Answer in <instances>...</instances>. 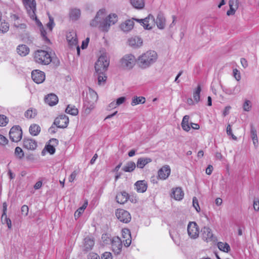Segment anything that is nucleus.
Wrapping results in <instances>:
<instances>
[{"instance_id": "f257e3e1", "label": "nucleus", "mask_w": 259, "mask_h": 259, "mask_svg": "<svg viewBox=\"0 0 259 259\" xmlns=\"http://www.w3.org/2000/svg\"><path fill=\"white\" fill-rule=\"evenodd\" d=\"M106 14L105 9H100L97 13L94 19L91 21V26L98 27L101 31L107 32L110 26L117 21V16L115 14H112L106 17Z\"/></svg>"}, {"instance_id": "f03ea898", "label": "nucleus", "mask_w": 259, "mask_h": 259, "mask_svg": "<svg viewBox=\"0 0 259 259\" xmlns=\"http://www.w3.org/2000/svg\"><path fill=\"white\" fill-rule=\"evenodd\" d=\"M157 59V54L154 51H148L140 55L137 59V64L142 69L149 67Z\"/></svg>"}, {"instance_id": "7ed1b4c3", "label": "nucleus", "mask_w": 259, "mask_h": 259, "mask_svg": "<svg viewBox=\"0 0 259 259\" xmlns=\"http://www.w3.org/2000/svg\"><path fill=\"white\" fill-rule=\"evenodd\" d=\"M33 58L36 63L43 65H49L52 61L51 54L42 50H37L35 51Z\"/></svg>"}, {"instance_id": "20e7f679", "label": "nucleus", "mask_w": 259, "mask_h": 259, "mask_svg": "<svg viewBox=\"0 0 259 259\" xmlns=\"http://www.w3.org/2000/svg\"><path fill=\"white\" fill-rule=\"evenodd\" d=\"M109 65V59L105 55H101L95 63V68L96 73L106 72Z\"/></svg>"}, {"instance_id": "39448f33", "label": "nucleus", "mask_w": 259, "mask_h": 259, "mask_svg": "<svg viewBox=\"0 0 259 259\" xmlns=\"http://www.w3.org/2000/svg\"><path fill=\"white\" fill-rule=\"evenodd\" d=\"M23 4L30 18L32 20H37L35 14L36 1L35 0H23Z\"/></svg>"}, {"instance_id": "423d86ee", "label": "nucleus", "mask_w": 259, "mask_h": 259, "mask_svg": "<svg viewBox=\"0 0 259 259\" xmlns=\"http://www.w3.org/2000/svg\"><path fill=\"white\" fill-rule=\"evenodd\" d=\"M201 235L202 239L206 242H215L217 237L213 234L212 230L208 227H204L201 229Z\"/></svg>"}, {"instance_id": "0eeeda50", "label": "nucleus", "mask_w": 259, "mask_h": 259, "mask_svg": "<svg viewBox=\"0 0 259 259\" xmlns=\"http://www.w3.org/2000/svg\"><path fill=\"white\" fill-rule=\"evenodd\" d=\"M137 22L140 23L145 29H151L155 24V20L153 15L149 14L147 17L142 19H135Z\"/></svg>"}, {"instance_id": "6e6552de", "label": "nucleus", "mask_w": 259, "mask_h": 259, "mask_svg": "<svg viewBox=\"0 0 259 259\" xmlns=\"http://www.w3.org/2000/svg\"><path fill=\"white\" fill-rule=\"evenodd\" d=\"M10 138L14 142H19L22 138V131L20 126L12 127L9 132Z\"/></svg>"}, {"instance_id": "1a4fd4ad", "label": "nucleus", "mask_w": 259, "mask_h": 259, "mask_svg": "<svg viewBox=\"0 0 259 259\" xmlns=\"http://www.w3.org/2000/svg\"><path fill=\"white\" fill-rule=\"evenodd\" d=\"M189 236L191 239H196L199 235V229L197 224L194 222H190L187 227Z\"/></svg>"}, {"instance_id": "9d476101", "label": "nucleus", "mask_w": 259, "mask_h": 259, "mask_svg": "<svg viewBox=\"0 0 259 259\" xmlns=\"http://www.w3.org/2000/svg\"><path fill=\"white\" fill-rule=\"evenodd\" d=\"M115 215L120 222L124 223H127L131 220L130 213L127 211L123 209H116Z\"/></svg>"}, {"instance_id": "9b49d317", "label": "nucleus", "mask_w": 259, "mask_h": 259, "mask_svg": "<svg viewBox=\"0 0 259 259\" xmlns=\"http://www.w3.org/2000/svg\"><path fill=\"white\" fill-rule=\"evenodd\" d=\"M112 251L115 254H119L121 251L123 241L118 237H114L110 239Z\"/></svg>"}, {"instance_id": "f8f14e48", "label": "nucleus", "mask_w": 259, "mask_h": 259, "mask_svg": "<svg viewBox=\"0 0 259 259\" xmlns=\"http://www.w3.org/2000/svg\"><path fill=\"white\" fill-rule=\"evenodd\" d=\"M135 63V58L132 54L125 55L121 60V64L123 67L131 69L133 67Z\"/></svg>"}, {"instance_id": "ddd939ff", "label": "nucleus", "mask_w": 259, "mask_h": 259, "mask_svg": "<svg viewBox=\"0 0 259 259\" xmlns=\"http://www.w3.org/2000/svg\"><path fill=\"white\" fill-rule=\"evenodd\" d=\"M69 123L68 117L63 114L60 115L59 117L55 118L54 124L58 128H65L67 126Z\"/></svg>"}, {"instance_id": "4468645a", "label": "nucleus", "mask_w": 259, "mask_h": 259, "mask_svg": "<svg viewBox=\"0 0 259 259\" xmlns=\"http://www.w3.org/2000/svg\"><path fill=\"white\" fill-rule=\"evenodd\" d=\"M31 77L33 80L36 83L39 84L44 82L45 80V73L39 70H35L32 71Z\"/></svg>"}, {"instance_id": "2eb2a0df", "label": "nucleus", "mask_w": 259, "mask_h": 259, "mask_svg": "<svg viewBox=\"0 0 259 259\" xmlns=\"http://www.w3.org/2000/svg\"><path fill=\"white\" fill-rule=\"evenodd\" d=\"M170 171L171 170L169 166L165 165L158 171V177L160 180H165L170 175Z\"/></svg>"}, {"instance_id": "dca6fc26", "label": "nucleus", "mask_w": 259, "mask_h": 259, "mask_svg": "<svg viewBox=\"0 0 259 259\" xmlns=\"http://www.w3.org/2000/svg\"><path fill=\"white\" fill-rule=\"evenodd\" d=\"M122 241L125 247H128L132 243V237L131 232L128 229H123L122 230Z\"/></svg>"}, {"instance_id": "f3484780", "label": "nucleus", "mask_w": 259, "mask_h": 259, "mask_svg": "<svg viewBox=\"0 0 259 259\" xmlns=\"http://www.w3.org/2000/svg\"><path fill=\"white\" fill-rule=\"evenodd\" d=\"M135 189L138 193H144L146 191L148 187L147 183L145 180H140L135 183Z\"/></svg>"}, {"instance_id": "a211bd4d", "label": "nucleus", "mask_w": 259, "mask_h": 259, "mask_svg": "<svg viewBox=\"0 0 259 259\" xmlns=\"http://www.w3.org/2000/svg\"><path fill=\"white\" fill-rule=\"evenodd\" d=\"M37 142L32 139L25 138L23 141V147L28 150H33L37 147Z\"/></svg>"}, {"instance_id": "6ab92c4d", "label": "nucleus", "mask_w": 259, "mask_h": 259, "mask_svg": "<svg viewBox=\"0 0 259 259\" xmlns=\"http://www.w3.org/2000/svg\"><path fill=\"white\" fill-rule=\"evenodd\" d=\"M184 196V192L182 189L180 187H176L172 190L171 197L176 200H181Z\"/></svg>"}, {"instance_id": "aec40b11", "label": "nucleus", "mask_w": 259, "mask_h": 259, "mask_svg": "<svg viewBox=\"0 0 259 259\" xmlns=\"http://www.w3.org/2000/svg\"><path fill=\"white\" fill-rule=\"evenodd\" d=\"M128 199H130V196L125 191H122L117 193L116 196V201L120 204L125 203Z\"/></svg>"}, {"instance_id": "412c9836", "label": "nucleus", "mask_w": 259, "mask_h": 259, "mask_svg": "<svg viewBox=\"0 0 259 259\" xmlns=\"http://www.w3.org/2000/svg\"><path fill=\"white\" fill-rule=\"evenodd\" d=\"M81 16V11L79 9L72 8L70 9L69 16L70 19L73 21L77 20Z\"/></svg>"}, {"instance_id": "4be33fe9", "label": "nucleus", "mask_w": 259, "mask_h": 259, "mask_svg": "<svg viewBox=\"0 0 259 259\" xmlns=\"http://www.w3.org/2000/svg\"><path fill=\"white\" fill-rule=\"evenodd\" d=\"M128 42L130 46L134 48H138L142 46L143 40L139 36H135L129 38Z\"/></svg>"}, {"instance_id": "5701e85b", "label": "nucleus", "mask_w": 259, "mask_h": 259, "mask_svg": "<svg viewBox=\"0 0 259 259\" xmlns=\"http://www.w3.org/2000/svg\"><path fill=\"white\" fill-rule=\"evenodd\" d=\"M66 39L71 47L77 46L78 41L75 32L72 31L68 33L66 35Z\"/></svg>"}, {"instance_id": "b1692460", "label": "nucleus", "mask_w": 259, "mask_h": 259, "mask_svg": "<svg viewBox=\"0 0 259 259\" xmlns=\"http://www.w3.org/2000/svg\"><path fill=\"white\" fill-rule=\"evenodd\" d=\"M133 20H126L123 23L121 24L120 28L124 32H128L132 30L134 27V22Z\"/></svg>"}, {"instance_id": "393cba45", "label": "nucleus", "mask_w": 259, "mask_h": 259, "mask_svg": "<svg viewBox=\"0 0 259 259\" xmlns=\"http://www.w3.org/2000/svg\"><path fill=\"white\" fill-rule=\"evenodd\" d=\"M45 101L49 105L53 106L57 104L58 102V98L56 95L50 94L46 97Z\"/></svg>"}, {"instance_id": "a878e982", "label": "nucleus", "mask_w": 259, "mask_h": 259, "mask_svg": "<svg viewBox=\"0 0 259 259\" xmlns=\"http://www.w3.org/2000/svg\"><path fill=\"white\" fill-rule=\"evenodd\" d=\"M96 102H93L91 101H89V99L88 100H85L83 103V108L84 113L87 114H89L90 113L91 111L95 108V103Z\"/></svg>"}, {"instance_id": "bb28decb", "label": "nucleus", "mask_w": 259, "mask_h": 259, "mask_svg": "<svg viewBox=\"0 0 259 259\" xmlns=\"http://www.w3.org/2000/svg\"><path fill=\"white\" fill-rule=\"evenodd\" d=\"M157 27L160 29H163L165 26V18L163 15L159 13L157 15L156 20L155 21Z\"/></svg>"}, {"instance_id": "cd10ccee", "label": "nucleus", "mask_w": 259, "mask_h": 259, "mask_svg": "<svg viewBox=\"0 0 259 259\" xmlns=\"http://www.w3.org/2000/svg\"><path fill=\"white\" fill-rule=\"evenodd\" d=\"M152 161V159L150 157H140L137 160V166L139 168H143L146 165Z\"/></svg>"}, {"instance_id": "c85d7f7f", "label": "nucleus", "mask_w": 259, "mask_h": 259, "mask_svg": "<svg viewBox=\"0 0 259 259\" xmlns=\"http://www.w3.org/2000/svg\"><path fill=\"white\" fill-rule=\"evenodd\" d=\"M169 232L170 236L175 243L177 245H179L181 242V238L179 232L175 229L170 230Z\"/></svg>"}, {"instance_id": "c756f323", "label": "nucleus", "mask_w": 259, "mask_h": 259, "mask_svg": "<svg viewBox=\"0 0 259 259\" xmlns=\"http://www.w3.org/2000/svg\"><path fill=\"white\" fill-rule=\"evenodd\" d=\"M29 51V48L25 45H20L17 48V52L21 56H26Z\"/></svg>"}, {"instance_id": "7c9ffc66", "label": "nucleus", "mask_w": 259, "mask_h": 259, "mask_svg": "<svg viewBox=\"0 0 259 259\" xmlns=\"http://www.w3.org/2000/svg\"><path fill=\"white\" fill-rule=\"evenodd\" d=\"M131 5L135 9L141 10L145 7L144 0H130Z\"/></svg>"}, {"instance_id": "2f4dec72", "label": "nucleus", "mask_w": 259, "mask_h": 259, "mask_svg": "<svg viewBox=\"0 0 259 259\" xmlns=\"http://www.w3.org/2000/svg\"><path fill=\"white\" fill-rule=\"evenodd\" d=\"M189 115H185L183 117L181 126L183 130L186 132H188L190 130L191 127L189 123Z\"/></svg>"}, {"instance_id": "473e14b6", "label": "nucleus", "mask_w": 259, "mask_h": 259, "mask_svg": "<svg viewBox=\"0 0 259 259\" xmlns=\"http://www.w3.org/2000/svg\"><path fill=\"white\" fill-rule=\"evenodd\" d=\"M94 245V241L90 237H85L84 239V247L86 250H91Z\"/></svg>"}, {"instance_id": "72a5a7b5", "label": "nucleus", "mask_w": 259, "mask_h": 259, "mask_svg": "<svg viewBox=\"0 0 259 259\" xmlns=\"http://www.w3.org/2000/svg\"><path fill=\"white\" fill-rule=\"evenodd\" d=\"M88 98L89 99V101L93 102H96L98 100V96L96 92L91 89H89V93L87 95V98L85 99L88 100Z\"/></svg>"}, {"instance_id": "f704fd0d", "label": "nucleus", "mask_w": 259, "mask_h": 259, "mask_svg": "<svg viewBox=\"0 0 259 259\" xmlns=\"http://www.w3.org/2000/svg\"><path fill=\"white\" fill-rule=\"evenodd\" d=\"M40 129V127L38 125L33 124L30 126L29 131L32 136H36L39 134Z\"/></svg>"}, {"instance_id": "c9c22d12", "label": "nucleus", "mask_w": 259, "mask_h": 259, "mask_svg": "<svg viewBox=\"0 0 259 259\" xmlns=\"http://www.w3.org/2000/svg\"><path fill=\"white\" fill-rule=\"evenodd\" d=\"M135 168V163L133 161H129L122 167V170L125 172H132Z\"/></svg>"}, {"instance_id": "e433bc0d", "label": "nucleus", "mask_w": 259, "mask_h": 259, "mask_svg": "<svg viewBox=\"0 0 259 259\" xmlns=\"http://www.w3.org/2000/svg\"><path fill=\"white\" fill-rule=\"evenodd\" d=\"M223 91L228 95H236L240 92V88L239 86H235L233 88H225Z\"/></svg>"}, {"instance_id": "4c0bfd02", "label": "nucleus", "mask_w": 259, "mask_h": 259, "mask_svg": "<svg viewBox=\"0 0 259 259\" xmlns=\"http://www.w3.org/2000/svg\"><path fill=\"white\" fill-rule=\"evenodd\" d=\"M218 247L220 250L225 252H228L230 250V246L229 244L226 242H218Z\"/></svg>"}, {"instance_id": "58836bf2", "label": "nucleus", "mask_w": 259, "mask_h": 259, "mask_svg": "<svg viewBox=\"0 0 259 259\" xmlns=\"http://www.w3.org/2000/svg\"><path fill=\"white\" fill-rule=\"evenodd\" d=\"M65 112L72 115H76L78 113V110L75 106L68 105L66 108Z\"/></svg>"}, {"instance_id": "ea45409f", "label": "nucleus", "mask_w": 259, "mask_h": 259, "mask_svg": "<svg viewBox=\"0 0 259 259\" xmlns=\"http://www.w3.org/2000/svg\"><path fill=\"white\" fill-rule=\"evenodd\" d=\"M98 75V83L99 85H103L105 84L106 79L107 76L105 74V72L102 73H97Z\"/></svg>"}, {"instance_id": "a19ab883", "label": "nucleus", "mask_w": 259, "mask_h": 259, "mask_svg": "<svg viewBox=\"0 0 259 259\" xmlns=\"http://www.w3.org/2000/svg\"><path fill=\"white\" fill-rule=\"evenodd\" d=\"M145 102V98L143 97H134L132 99L131 105L134 106L137 104H143Z\"/></svg>"}, {"instance_id": "79ce46f5", "label": "nucleus", "mask_w": 259, "mask_h": 259, "mask_svg": "<svg viewBox=\"0 0 259 259\" xmlns=\"http://www.w3.org/2000/svg\"><path fill=\"white\" fill-rule=\"evenodd\" d=\"M9 29V24L5 20H1L0 21V32L2 33L7 32Z\"/></svg>"}, {"instance_id": "37998d69", "label": "nucleus", "mask_w": 259, "mask_h": 259, "mask_svg": "<svg viewBox=\"0 0 259 259\" xmlns=\"http://www.w3.org/2000/svg\"><path fill=\"white\" fill-rule=\"evenodd\" d=\"M36 115V110L32 108L28 109L25 113V116L27 118H33Z\"/></svg>"}, {"instance_id": "c03bdc74", "label": "nucleus", "mask_w": 259, "mask_h": 259, "mask_svg": "<svg viewBox=\"0 0 259 259\" xmlns=\"http://www.w3.org/2000/svg\"><path fill=\"white\" fill-rule=\"evenodd\" d=\"M201 87L198 85L193 92V98L196 103H198L200 101V94L201 92Z\"/></svg>"}, {"instance_id": "a18cd8bd", "label": "nucleus", "mask_w": 259, "mask_h": 259, "mask_svg": "<svg viewBox=\"0 0 259 259\" xmlns=\"http://www.w3.org/2000/svg\"><path fill=\"white\" fill-rule=\"evenodd\" d=\"M251 136L253 145H254L255 147H256L258 144V139L256 130L253 128H252L251 129Z\"/></svg>"}, {"instance_id": "49530a36", "label": "nucleus", "mask_w": 259, "mask_h": 259, "mask_svg": "<svg viewBox=\"0 0 259 259\" xmlns=\"http://www.w3.org/2000/svg\"><path fill=\"white\" fill-rule=\"evenodd\" d=\"M2 222L3 224H7L8 228L9 229H11L12 228V223L11 220L8 218L7 216V214L4 216V214L2 215Z\"/></svg>"}, {"instance_id": "de8ad7c7", "label": "nucleus", "mask_w": 259, "mask_h": 259, "mask_svg": "<svg viewBox=\"0 0 259 259\" xmlns=\"http://www.w3.org/2000/svg\"><path fill=\"white\" fill-rule=\"evenodd\" d=\"M15 155L19 159H22L24 155V153L21 148L17 147L15 150Z\"/></svg>"}, {"instance_id": "09e8293b", "label": "nucleus", "mask_w": 259, "mask_h": 259, "mask_svg": "<svg viewBox=\"0 0 259 259\" xmlns=\"http://www.w3.org/2000/svg\"><path fill=\"white\" fill-rule=\"evenodd\" d=\"M251 106V101L248 100H245L242 107L244 111L248 112L250 111Z\"/></svg>"}, {"instance_id": "8fccbe9b", "label": "nucleus", "mask_w": 259, "mask_h": 259, "mask_svg": "<svg viewBox=\"0 0 259 259\" xmlns=\"http://www.w3.org/2000/svg\"><path fill=\"white\" fill-rule=\"evenodd\" d=\"M9 122L7 117L4 115H0V126H6Z\"/></svg>"}, {"instance_id": "3c124183", "label": "nucleus", "mask_w": 259, "mask_h": 259, "mask_svg": "<svg viewBox=\"0 0 259 259\" xmlns=\"http://www.w3.org/2000/svg\"><path fill=\"white\" fill-rule=\"evenodd\" d=\"M49 22L47 23V28L49 29L50 31H51L55 25V23L54 22V19L50 15L49 16Z\"/></svg>"}, {"instance_id": "603ef678", "label": "nucleus", "mask_w": 259, "mask_h": 259, "mask_svg": "<svg viewBox=\"0 0 259 259\" xmlns=\"http://www.w3.org/2000/svg\"><path fill=\"white\" fill-rule=\"evenodd\" d=\"M45 149H46L50 154H54L56 151L55 147L49 144L46 145Z\"/></svg>"}, {"instance_id": "864d4df0", "label": "nucleus", "mask_w": 259, "mask_h": 259, "mask_svg": "<svg viewBox=\"0 0 259 259\" xmlns=\"http://www.w3.org/2000/svg\"><path fill=\"white\" fill-rule=\"evenodd\" d=\"M14 25L15 27L22 30L25 29L26 27V24L20 23L19 20L14 22Z\"/></svg>"}, {"instance_id": "5fc2aeb1", "label": "nucleus", "mask_w": 259, "mask_h": 259, "mask_svg": "<svg viewBox=\"0 0 259 259\" xmlns=\"http://www.w3.org/2000/svg\"><path fill=\"white\" fill-rule=\"evenodd\" d=\"M193 206L198 212L200 211V208L199 205L198 201L196 197H194L193 198Z\"/></svg>"}, {"instance_id": "6e6d98bb", "label": "nucleus", "mask_w": 259, "mask_h": 259, "mask_svg": "<svg viewBox=\"0 0 259 259\" xmlns=\"http://www.w3.org/2000/svg\"><path fill=\"white\" fill-rule=\"evenodd\" d=\"M238 0H230L229 7L237 9L238 8Z\"/></svg>"}, {"instance_id": "4d7b16f0", "label": "nucleus", "mask_w": 259, "mask_h": 259, "mask_svg": "<svg viewBox=\"0 0 259 259\" xmlns=\"http://www.w3.org/2000/svg\"><path fill=\"white\" fill-rule=\"evenodd\" d=\"M102 259H112V255L110 252H105L101 256Z\"/></svg>"}, {"instance_id": "13d9d810", "label": "nucleus", "mask_w": 259, "mask_h": 259, "mask_svg": "<svg viewBox=\"0 0 259 259\" xmlns=\"http://www.w3.org/2000/svg\"><path fill=\"white\" fill-rule=\"evenodd\" d=\"M21 212L22 214H23L25 216L27 215L28 211H29V208L28 206L26 205H24L21 207Z\"/></svg>"}, {"instance_id": "bf43d9fd", "label": "nucleus", "mask_w": 259, "mask_h": 259, "mask_svg": "<svg viewBox=\"0 0 259 259\" xmlns=\"http://www.w3.org/2000/svg\"><path fill=\"white\" fill-rule=\"evenodd\" d=\"M233 75L235 79L239 81L241 79V76L239 71L237 69H233Z\"/></svg>"}, {"instance_id": "052dcab7", "label": "nucleus", "mask_w": 259, "mask_h": 259, "mask_svg": "<svg viewBox=\"0 0 259 259\" xmlns=\"http://www.w3.org/2000/svg\"><path fill=\"white\" fill-rule=\"evenodd\" d=\"M88 259H100L98 254L94 252H91L88 256Z\"/></svg>"}, {"instance_id": "680f3d73", "label": "nucleus", "mask_w": 259, "mask_h": 259, "mask_svg": "<svg viewBox=\"0 0 259 259\" xmlns=\"http://www.w3.org/2000/svg\"><path fill=\"white\" fill-rule=\"evenodd\" d=\"M125 100H126V98L124 97H121L117 99L116 103L117 106H118L121 105L122 104H123V103H124Z\"/></svg>"}, {"instance_id": "e2e57ef3", "label": "nucleus", "mask_w": 259, "mask_h": 259, "mask_svg": "<svg viewBox=\"0 0 259 259\" xmlns=\"http://www.w3.org/2000/svg\"><path fill=\"white\" fill-rule=\"evenodd\" d=\"M8 140L4 136L0 134V144L3 145H5L8 143Z\"/></svg>"}, {"instance_id": "0e129e2a", "label": "nucleus", "mask_w": 259, "mask_h": 259, "mask_svg": "<svg viewBox=\"0 0 259 259\" xmlns=\"http://www.w3.org/2000/svg\"><path fill=\"white\" fill-rule=\"evenodd\" d=\"M253 208L255 211L259 210V200L258 199H255L253 201Z\"/></svg>"}, {"instance_id": "69168bd1", "label": "nucleus", "mask_w": 259, "mask_h": 259, "mask_svg": "<svg viewBox=\"0 0 259 259\" xmlns=\"http://www.w3.org/2000/svg\"><path fill=\"white\" fill-rule=\"evenodd\" d=\"M48 144L55 147L58 144V140L56 139H52L49 141Z\"/></svg>"}, {"instance_id": "338daca9", "label": "nucleus", "mask_w": 259, "mask_h": 259, "mask_svg": "<svg viewBox=\"0 0 259 259\" xmlns=\"http://www.w3.org/2000/svg\"><path fill=\"white\" fill-rule=\"evenodd\" d=\"M76 176L77 172L75 171L72 172L69 177V181L70 182H73L74 180L75 179Z\"/></svg>"}, {"instance_id": "774afa93", "label": "nucleus", "mask_w": 259, "mask_h": 259, "mask_svg": "<svg viewBox=\"0 0 259 259\" xmlns=\"http://www.w3.org/2000/svg\"><path fill=\"white\" fill-rule=\"evenodd\" d=\"M46 34H47V33L46 32L45 30H41V35L44 39V40L46 42H50V40L49 39V38L47 37L46 36Z\"/></svg>"}]
</instances>
